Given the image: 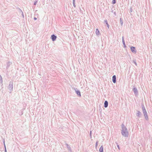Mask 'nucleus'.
<instances>
[{"label":"nucleus","mask_w":152,"mask_h":152,"mask_svg":"<svg viewBox=\"0 0 152 152\" xmlns=\"http://www.w3.org/2000/svg\"><path fill=\"white\" fill-rule=\"evenodd\" d=\"M66 147H67V148L68 150L69 151H70V152H71L72 151V150H71V148L70 147L67 143H66Z\"/></svg>","instance_id":"nucleus-6"},{"label":"nucleus","mask_w":152,"mask_h":152,"mask_svg":"<svg viewBox=\"0 0 152 152\" xmlns=\"http://www.w3.org/2000/svg\"><path fill=\"white\" fill-rule=\"evenodd\" d=\"M133 91L134 92L135 95L136 96L137 95V94H138L137 90V88H136L134 87L133 89Z\"/></svg>","instance_id":"nucleus-2"},{"label":"nucleus","mask_w":152,"mask_h":152,"mask_svg":"<svg viewBox=\"0 0 152 152\" xmlns=\"http://www.w3.org/2000/svg\"><path fill=\"white\" fill-rule=\"evenodd\" d=\"M121 126L122 129L121 131L122 135L125 137H127L128 136L129 133L127 128L123 124Z\"/></svg>","instance_id":"nucleus-1"},{"label":"nucleus","mask_w":152,"mask_h":152,"mask_svg":"<svg viewBox=\"0 0 152 152\" xmlns=\"http://www.w3.org/2000/svg\"><path fill=\"white\" fill-rule=\"evenodd\" d=\"M106 24L107 25V27H108V28H109V25H108V23H107Z\"/></svg>","instance_id":"nucleus-21"},{"label":"nucleus","mask_w":152,"mask_h":152,"mask_svg":"<svg viewBox=\"0 0 152 152\" xmlns=\"http://www.w3.org/2000/svg\"><path fill=\"white\" fill-rule=\"evenodd\" d=\"M133 63L135 64V65L137 66V63L135 61V60H133Z\"/></svg>","instance_id":"nucleus-18"},{"label":"nucleus","mask_w":152,"mask_h":152,"mask_svg":"<svg viewBox=\"0 0 152 152\" xmlns=\"http://www.w3.org/2000/svg\"><path fill=\"white\" fill-rule=\"evenodd\" d=\"M144 115L145 116V118L146 120H148V117L147 114H144Z\"/></svg>","instance_id":"nucleus-13"},{"label":"nucleus","mask_w":152,"mask_h":152,"mask_svg":"<svg viewBox=\"0 0 152 152\" xmlns=\"http://www.w3.org/2000/svg\"><path fill=\"white\" fill-rule=\"evenodd\" d=\"M103 146H101L99 149V152H103Z\"/></svg>","instance_id":"nucleus-11"},{"label":"nucleus","mask_w":152,"mask_h":152,"mask_svg":"<svg viewBox=\"0 0 152 152\" xmlns=\"http://www.w3.org/2000/svg\"><path fill=\"white\" fill-rule=\"evenodd\" d=\"M131 51L133 53H135L136 52V51L134 47L132 46L131 47Z\"/></svg>","instance_id":"nucleus-4"},{"label":"nucleus","mask_w":152,"mask_h":152,"mask_svg":"<svg viewBox=\"0 0 152 152\" xmlns=\"http://www.w3.org/2000/svg\"><path fill=\"white\" fill-rule=\"evenodd\" d=\"M37 2H36L35 3H34V4L35 5L36 4H37Z\"/></svg>","instance_id":"nucleus-27"},{"label":"nucleus","mask_w":152,"mask_h":152,"mask_svg":"<svg viewBox=\"0 0 152 152\" xmlns=\"http://www.w3.org/2000/svg\"><path fill=\"white\" fill-rule=\"evenodd\" d=\"M95 33L97 35H98L100 34L99 31L98 29H96Z\"/></svg>","instance_id":"nucleus-12"},{"label":"nucleus","mask_w":152,"mask_h":152,"mask_svg":"<svg viewBox=\"0 0 152 152\" xmlns=\"http://www.w3.org/2000/svg\"><path fill=\"white\" fill-rule=\"evenodd\" d=\"M116 77L115 75H114L112 77V80L113 83H115L116 82Z\"/></svg>","instance_id":"nucleus-5"},{"label":"nucleus","mask_w":152,"mask_h":152,"mask_svg":"<svg viewBox=\"0 0 152 152\" xmlns=\"http://www.w3.org/2000/svg\"><path fill=\"white\" fill-rule=\"evenodd\" d=\"M116 3L115 0H113L112 1V3L113 4H115Z\"/></svg>","instance_id":"nucleus-19"},{"label":"nucleus","mask_w":152,"mask_h":152,"mask_svg":"<svg viewBox=\"0 0 152 152\" xmlns=\"http://www.w3.org/2000/svg\"><path fill=\"white\" fill-rule=\"evenodd\" d=\"M122 40L123 44L124 45V48L126 47V45H125V41H124V38L123 37H122Z\"/></svg>","instance_id":"nucleus-10"},{"label":"nucleus","mask_w":152,"mask_h":152,"mask_svg":"<svg viewBox=\"0 0 152 152\" xmlns=\"http://www.w3.org/2000/svg\"><path fill=\"white\" fill-rule=\"evenodd\" d=\"M141 115V113L139 111H137V113L136 114L137 116L139 117H140Z\"/></svg>","instance_id":"nucleus-8"},{"label":"nucleus","mask_w":152,"mask_h":152,"mask_svg":"<svg viewBox=\"0 0 152 152\" xmlns=\"http://www.w3.org/2000/svg\"><path fill=\"white\" fill-rule=\"evenodd\" d=\"M104 23H105L106 24L107 23V20H104Z\"/></svg>","instance_id":"nucleus-22"},{"label":"nucleus","mask_w":152,"mask_h":152,"mask_svg":"<svg viewBox=\"0 0 152 152\" xmlns=\"http://www.w3.org/2000/svg\"><path fill=\"white\" fill-rule=\"evenodd\" d=\"M91 131L90 132V136H91Z\"/></svg>","instance_id":"nucleus-25"},{"label":"nucleus","mask_w":152,"mask_h":152,"mask_svg":"<svg viewBox=\"0 0 152 152\" xmlns=\"http://www.w3.org/2000/svg\"><path fill=\"white\" fill-rule=\"evenodd\" d=\"M108 105V102L107 101H105L104 102V107L106 108L107 107Z\"/></svg>","instance_id":"nucleus-7"},{"label":"nucleus","mask_w":152,"mask_h":152,"mask_svg":"<svg viewBox=\"0 0 152 152\" xmlns=\"http://www.w3.org/2000/svg\"><path fill=\"white\" fill-rule=\"evenodd\" d=\"M34 19L35 20H36L37 19V18H34Z\"/></svg>","instance_id":"nucleus-26"},{"label":"nucleus","mask_w":152,"mask_h":152,"mask_svg":"<svg viewBox=\"0 0 152 152\" xmlns=\"http://www.w3.org/2000/svg\"><path fill=\"white\" fill-rule=\"evenodd\" d=\"M120 20L121 24V25L122 26L123 25V20H122L121 19V18H120Z\"/></svg>","instance_id":"nucleus-15"},{"label":"nucleus","mask_w":152,"mask_h":152,"mask_svg":"<svg viewBox=\"0 0 152 152\" xmlns=\"http://www.w3.org/2000/svg\"><path fill=\"white\" fill-rule=\"evenodd\" d=\"M75 92H76L77 94L78 95L80 96H81V94H80V92L79 91L75 90Z\"/></svg>","instance_id":"nucleus-9"},{"label":"nucleus","mask_w":152,"mask_h":152,"mask_svg":"<svg viewBox=\"0 0 152 152\" xmlns=\"http://www.w3.org/2000/svg\"><path fill=\"white\" fill-rule=\"evenodd\" d=\"M132 7H131L130 8V12H132Z\"/></svg>","instance_id":"nucleus-20"},{"label":"nucleus","mask_w":152,"mask_h":152,"mask_svg":"<svg viewBox=\"0 0 152 152\" xmlns=\"http://www.w3.org/2000/svg\"><path fill=\"white\" fill-rule=\"evenodd\" d=\"M73 3L74 7H76V6L75 5V0H73Z\"/></svg>","instance_id":"nucleus-14"},{"label":"nucleus","mask_w":152,"mask_h":152,"mask_svg":"<svg viewBox=\"0 0 152 152\" xmlns=\"http://www.w3.org/2000/svg\"><path fill=\"white\" fill-rule=\"evenodd\" d=\"M97 143H98V142H97L96 143V147L97 146V145H98V144H97Z\"/></svg>","instance_id":"nucleus-23"},{"label":"nucleus","mask_w":152,"mask_h":152,"mask_svg":"<svg viewBox=\"0 0 152 152\" xmlns=\"http://www.w3.org/2000/svg\"><path fill=\"white\" fill-rule=\"evenodd\" d=\"M117 146L118 148L119 149H120V148H119V145H117Z\"/></svg>","instance_id":"nucleus-24"},{"label":"nucleus","mask_w":152,"mask_h":152,"mask_svg":"<svg viewBox=\"0 0 152 152\" xmlns=\"http://www.w3.org/2000/svg\"><path fill=\"white\" fill-rule=\"evenodd\" d=\"M142 111H143L144 115L146 114H147V112H146V110H143Z\"/></svg>","instance_id":"nucleus-16"},{"label":"nucleus","mask_w":152,"mask_h":152,"mask_svg":"<svg viewBox=\"0 0 152 152\" xmlns=\"http://www.w3.org/2000/svg\"><path fill=\"white\" fill-rule=\"evenodd\" d=\"M142 111L146 110L144 105L142 106Z\"/></svg>","instance_id":"nucleus-17"},{"label":"nucleus","mask_w":152,"mask_h":152,"mask_svg":"<svg viewBox=\"0 0 152 152\" xmlns=\"http://www.w3.org/2000/svg\"><path fill=\"white\" fill-rule=\"evenodd\" d=\"M51 38L52 39L53 41H54L56 40L57 38V37L55 35L53 34L51 35Z\"/></svg>","instance_id":"nucleus-3"}]
</instances>
